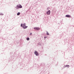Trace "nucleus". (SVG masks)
I'll list each match as a JSON object with an SVG mask.
<instances>
[{
	"label": "nucleus",
	"mask_w": 74,
	"mask_h": 74,
	"mask_svg": "<svg viewBox=\"0 0 74 74\" xmlns=\"http://www.w3.org/2000/svg\"><path fill=\"white\" fill-rule=\"evenodd\" d=\"M32 33H30V35H32Z\"/></svg>",
	"instance_id": "obj_11"
},
{
	"label": "nucleus",
	"mask_w": 74,
	"mask_h": 74,
	"mask_svg": "<svg viewBox=\"0 0 74 74\" xmlns=\"http://www.w3.org/2000/svg\"><path fill=\"white\" fill-rule=\"evenodd\" d=\"M17 7L18 8H22V6L21 5H18L17 6Z\"/></svg>",
	"instance_id": "obj_3"
},
{
	"label": "nucleus",
	"mask_w": 74,
	"mask_h": 74,
	"mask_svg": "<svg viewBox=\"0 0 74 74\" xmlns=\"http://www.w3.org/2000/svg\"><path fill=\"white\" fill-rule=\"evenodd\" d=\"M34 54L36 56H38L39 55V54H38V53L37 52V51H35L34 52Z\"/></svg>",
	"instance_id": "obj_2"
},
{
	"label": "nucleus",
	"mask_w": 74,
	"mask_h": 74,
	"mask_svg": "<svg viewBox=\"0 0 74 74\" xmlns=\"http://www.w3.org/2000/svg\"><path fill=\"white\" fill-rule=\"evenodd\" d=\"M65 67H69V65H66Z\"/></svg>",
	"instance_id": "obj_7"
},
{
	"label": "nucleus",
	"mask_w": 74,
	"mask_h": 74,
	"mask_svg": "<svg viewBox=\"0 0 74 74\" xmlns=\"http://www.w3.org/2000/svg\"><path fill=\"white\" fill-rule=\"evenodd\" d=\"M47 15H50L51 14V11L50 10H49L47 12Z\"/></svg>",
	"instance_id": "obj_4"
},
{
	"label": "nucleus",
	"mask_w": 74,
	"mask_h": 74,
	"mask_svg": "<svg viewBox=\"0 0 74 74\" xmlns=\"http://www.w3.org/2000/svg\"><path fill=\"white\" fill-rule=\"evenodd\" d=\"M47 35H49V33L48 32H47Z\"/></svg>",
	"instance_id": "obj_10"
},
{
	"label": "nucleus",
	"mask_w": 74,
	"mask_h": 74,
	"mask_svg": "<svg viewBox=\"0 0 74 74\" xmlns=\"http://www.w3.org/2000/svg\"><path fill=\"white\" fill-rule=\"evenodd\" d=\"M27 40H29V38H27Z\"/></svg>",
	"instance_id": "obj_9"
},
{
	"label": "nucleus",
	"mask_w": 74,
	"mask_h": 74,
	"mask_svg": "<svg viewBox=\"0 0 74 74\" xmlns=\"http://www.w3.org/2000/svg\"><path fill=\"white\" fill-rule=\"evenodd\" d=\"M34 29H36L37 30H40V28H39L37 27H35Z\"/></svg>",
	"instance_id": "obj_5"
},
{
	"label": "nucleus",
	"mask_w": 74,
	"mask_h": 74,
	"mask_svg": "<svg viewBox=\"0 0 74 74\" xmlns=\"http://www.w3.org/2000/svg\"><path fill=\"white\" fill-rule=\"evenodd\" d=\"M26 25L25 23H24L23 24H21V27H22L23 29H26L27 27V26H26L25 25Z\"/></svg>",
	"instance_id": "obj_1"
},
{
	"label": "nucleus",
	"mask_w": 74,
	"mask_h": 74,
	"mask_svg": "<svg viewBox=\"0 0 74 74\" xmlns=\"http://www.w3.org/2000/svg\"><path fill=\"white\" fill-rule=\"evenodd\" d=\"M47 9H49V8H47Z\"/></svg>",
	"instance_id": "obj_12"
},
{
	"label": "nucleus",
	"mask_w": 74,
	"mask_h": 74,
	"mask_svg": "<svg viewBox=\"0 0 74 74\" xmlns=\"http://www.w3.org/2000/svg\"><path fill=\"white\" fill-rule=\"evenodd\" d=\"M17 15H20V12H18L17 14Z\"/></svg>",
	"instance_id": "obj_8"
},
{
	"label": "nucleus",
	"mask_w": 74,
	"mask_h": 74,
	"mask_svg": "<svg viewBox=\"0 0 74 74\" xmlns=\"http://www.w3.org/2000/svg\"><path fill=\"white\" fill-rule=\"evenodd\" d=\"M66 17H67L68 18H70V15H67L66 16Z\"/></svg>",
	"instance_id": "obj_6"
}]
</instances>
